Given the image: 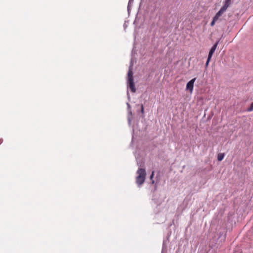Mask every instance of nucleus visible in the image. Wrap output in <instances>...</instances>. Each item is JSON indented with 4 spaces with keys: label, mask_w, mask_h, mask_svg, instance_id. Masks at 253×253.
<instances>
[{
    "label": "nucleus",
    "mask_w": 253,
    "mask_h": 253,
    "mask_svg": "<svg viewBox=\"0 0 253 253\" xmlns=\"http://www.w3.org/2000/svg\"><path fill=\"white\" fill-rule=\"evenodd\" d=\"M216 20H214L213 19H212V21H211V26H213L214 25V24H215V22H216Z\"/></svg>",
    "instance_id": "9b49d317"
},
{
    "label": "nucleus",
    "mask_w": 253,
    "mask_h": 253,
    "mask_svg": "<svg viewBox=\"0 0 253 253\" xmlns=\"http://www.w3.org/2000/svg\"><path fill=\"white\" fill-rule=\"evenodd\" d=\"M247 111L248 112H251V111H253V102L251 103L250 107H249Z\"/></svg>",
    "instance_id": "6e6552de"
},
{
    "label": "nucleus",
    "mask_w": 253,
    "mask_h": 253,
    "mask_svg": "<svg viewBox=\"0 0 253 253\" xmlns=\"http://www.w3.org/2000/svg\"><path fill=\"white\" fill-rule=\"evenodd\" d=\"M223 13V12L221 11L220 10H219L218 11V12L215 14V15L214 16V17L213 18V19L214 20H216L217 21V20L218 19V18H219V17Z\"/></svg>",
    "instance_id": "423d86ee"
},
{
    "label": "nucleus",
    "mask_w": 253,
    "mask_h": 253,
    "mask_svg": "<svg viewBox=\"0 0 253 253\" xmlns=\"http://www.w3.org/2000/svg\"><path fill=\"white\" fill-rule=\"evenodd\" d=\"M218 41L211 48L209 53L208 57L209 58H211L213 54L214 53L216 48H217V45L218 44Z\"/></svg>",
    "instance_id": "39448f33"
},
{
    "label": "nucleus",
    "mask_w": 253,
    "mask_h": 253,
    "mask_svg": "<svg viewBox=\"0 0 253 253\" xmlns=\"http://www.w3.org/2000/svg\"><path fill=\"white\" fill-rule=\"evenodd\" d=\"M231 4V0H225L224 2L223 5L221 7L220 10L223 13L227 10V8Z\"/></svg>",
    "instance_id": "20e7f679"
},
{
    "label": "nucleus",
    "mask_w": 253,
    "mask_h": 253,
    "mask_svg": "<svg viewBox=\"0 0 253 253\" xmlns=\"http://www.w3.org/2000/svg\"><path fill=\"white\" fill-rule=\"evenodd\" d=\"M224 157V154L223 153H220L217 156V160L219 161H221Z\"/></svg>",
    "instance_id": "0eeeda50"
},
{
    "label": "nucleus",
    "mask_w": 253,
    "mask_h": 253,
    "mask_svg": "<svg viewBox=\"0 0 253 253\" xmlns=\"http://www.w3.org/2000/svg\"><path fill=\"white\" fill-rule=\"evenodd\" d=\"M132 65H130L129 68V70L127 73V82H128V86L130 88L131 91L134 93L136 91V89L135 87L134 83L133 82V73L132 71Z\"/></svg>",
    "instance_id": "f03ea898"
},
{
    "label": "nucleus",
    "mask_w": 253,
    "mask_h": 253,
    "mask_svg": "<svg viewBox=\"0 0 253 253\" xmlns=\"http://www.w3.org/2000/svg\"><path fill=\"white\" fill-rule=\"evenodd\" d=\"M144 107H143V105L142 104L141 106V112L143 114L144 113Z\"/></svg>",
    "instance_id": "f8f14e48"
},
{
    "label": "nucleus",
    "mask_w": 253,
    "mask_h": 253,
    "mask_svg": "<svg viewBox=\"0 0 253 253\" xmlns=\"http://www.w3.org/2000/svg\"><path fill=\"white\" fill-rule=\"evenodd\" d=\"M196 81V78H194L190 80L189 82L187 83L186 84V89L190 90L191 93L193 89L194 84Z\"/></svg>",
    "instance_id": "7ed1b4c3"
},
{
    "label": "nucleus",
    "mask_w": 253,
    "mask_h": 253,
    "mask_svg": "<svg viewBox=\"0 0 253 253\" xmlns=\"http://www.w3.org/2000/svg\"><path fill=\"white\" fill-rule=\"evenodd\" d=\"M154 171H153L151 175H150V179L151 180H153V177H154Z\"/></svg>",
    "instance_id": "9d476101"
},
{
    "label": "nucleus",
    "mask_w": 253,
    "mask_h": 253,
    "mask_svg": "<svg viewBox=\"0 0 253 253\" xmlns=\"http://www.w3.org/2000/svg\"><path fill=\"white\" fill-rule=\"evenodd\" d=\"M211 58H209V57H208L207 61V62L206 63V67H207L208 66L209 62H210V61L211 60Z\"/></svg>",
    "instance_id": "1a4fd4ad"
},
{
    "label": "nucleus",
    "mask_w": 253,
    "mask_h": 253,
    "mask_svg": "<svg viewBox=\"0 0 253 253\" xmlns=\"http://www.w3.org/2000/svg\"><path fill=\"white\" fill-rule=\"evenodd\" d=\"M137 176L135 178V182L139 186L142 185L145 181L146 172L144 169L139 168L136 171Z\"/></svg>",
    "instance_id": "f257e3e1"
},
{
    "label": "nucleus",
    "mask_w": 253,
    "mask_h": 253,
    "mask_svg": "<svg viewBox=\"0 0 253 253\" xmlns=\"http://www.w3.org/2000/svg\"><path fill=\"white\" fill-rule=\"evenodd\" d=\"M152 181V184H154L155 183V181L154 180H151Z\"/></svg>",
    "instance_id": "ddd939ff"
}]
</instances>
